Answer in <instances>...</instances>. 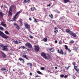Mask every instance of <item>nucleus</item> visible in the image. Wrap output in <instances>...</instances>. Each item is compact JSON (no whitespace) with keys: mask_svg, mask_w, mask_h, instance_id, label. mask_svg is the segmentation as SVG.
Here are the masks:
<instances>
[{"mask_svg":"<svg viewBox=\"0 0 79 79\" xmlns=\"http://www.w3.org/2000/svg\"><path fill=\"white\" fill-rule=\"evenodd\" d=\"M0 36L2 37L3 38H4V39H8V37H9V36L5 35V34L3 33L1 31H0Z\"/></svg>","mask_w":79,"mask_h":79,"instance_id":"nucleus-1","label":"nucleus"},{"mask_svg":"<svg viewBox=\"0 0 79 79\" xmlns=\"http://www.w3.org/2000/svg\"><path fill=\"white\" fill-rule=\"evenodd\" d=\"M24 25L27 29H30L31 28V26L27 24V23H24Z\"/></svg>","mask_w":79,"mask_h":79,"instance_id":"nucleus-2","label":"nucleus"},{"mask_svg":"<svg viewBox=\"0 0 79 79\" xmlns=\"http://www.w3.org/2000/svg\"><path fill=\"white\" fill-rule=\"evenodd\" d=\"M25 45L26 47H28L29 48H32V45L29 43H27L25 44Z\"/></svg>","mask_w":79,"mask_h":79,"instance_id":"nucleus-3","label":"nucleus"},{"mask_svg":"<svg viewBox=\"0 0 79 79\" xmlns=\"http://www.w3.org/2000/svg\"><path fill=\"white\" fill-rule=\"evenodd\" d=\"M41 55L42 56H43V58H45V59H48L47 57V56H46V54L44 52H42L41 53Z\"/></svg>","mask_w":79,"mask_h":79,"instance_id":"nucleus-4","label":"nucleus"},{"mask_svg":"<svg viewBox=\"0 0 79 79\" xmlns=\"http://www.w3.org/2000/svg\"><path fill=\"white\" fill-rule=\"evenodd\" d=\"M34 50L35 52H39V45L35 46Z\"/></svg>","mask_w":79,"mask_h":79,"instance_id":"nucleus-5","label":"nucleus"},{"mask_svg":"<svg viewBox=\"0 0 79 79\" xmlns=\"http://www.w3.org/2000/svg\"><path fill=\"white\" fill-rule=\"evenodd\" d=\"M21 13V11H19L18 12H17L15 15L14 16L13 19V21H15V19H16V16L19 15V13Z\"/></svg>","mask_w":79,"mask_h":79,"instance_id":"nucleus-6","label":"nucleus"},{"mask_svg":"<svg viewBox=\"0 0 79 79\" xmlns=\"http://www.w3.org/2000/svg\"><path fill=\"white\" fill-rule=\"evenodd\" d=\"M12 6H13V5L11 6H10V9L9 11V13L10 15H12V13L11 12H12V9H13Z\"/></svg>","mask_w":79,"mask_h":79,"instance_id":"nucleus-7","label":"nucleus"},{"mask_svg":"<svg viewBox=\"0 0 79 79\" xmlns=\"http://www.w3.org/2000/svg\"><path fill=\"white\" fill-rule=\"evenodd\" d=\"M57 52L58 53H59V54L62 55L64 54V53H63V51L62 50V49L60 50H60L58 49L57 50Z\"/></svg>","mask_w":79,"mask_h":79,"instance_id":"nucleus-8","label":"nucleus"},{"mask_svg":"<svg viewBox=\"0 0 79 79\" xmlns=\"http://www.w3.org/2000/svg\"><path fill=\"white\" fill-rule=\"evenodd\" d=\"M70 35H72L73 37H76V34H75L72 31L70 33Z\"/></svg>","mask_w":79,"mask_h":79,"instance_id":"nucleus-9","label":"nucleus"},{"mask_svg":"<svg viewBox=\"0 0 79 79\" xmlns=\"http://www.w3.org/2000/svg\"><path fill=\"white\" fill-rule=\"evenodd\" d=\"M13 42H14V43L15 44H19L21 42V41L19 40H18V41H17V40H16V41L14 40L13 41Z\"/></svg>","mask_w":79,"mask_h":79,"instance_id":"nucleus-10","label":"nucleus"},{"mask_svg":"<svg viewBox=\"0 0 79 79\" xmlns=\"http://www.w3.org/2000/svg\"><path fill=\"white\" fill-rule=\"evenodd\" d=\"M8 47L6 46H4L2 48V50H5V51H8Z\"/></svg>","mask_w":79,"mask_h":79,"instance_id":"nucleus-11","label":"nucleus"},{"mask_svg":"<svg viewBox=\"0 0 79 79\" xmlns=\"http://www.w3.org/2000/svg\"><path fill=\"white\" fill-rule=\"evenodd\" d=\"M1 25H2V26H3V27H6V24L5 22H1Z\"/></svg>","mask_w":79,"mask_h":79,"instance_id":"nucleus-12","label":"nucleus"},{"mask_svg":"<svg viewBox=\"0 0 79 79\" xmlns=\"http://www.w3.org/2000/svg\"><path fill=\"white\" fill-rule=\"evenodd\" d=\"M47 58H48V59H46V60H52V57H51V56H50V55L48 54Z\"/></svg>","mask_w":79,"mask_h":79,"instance_id":"nucleus-13","label":"nucleus"},{"mask_svg":"<svg viewBox=\"0 0 79 79\" xmlns=\"http://www.w3.org/2000/svg\"><path fill=\"white\" fill-rule=\"evenodd\" d=\"M5 15V14L3 13L2 12L0 11V16L2 17H3V16Z\"/></svg>","mask_w":79,"mask_h":79,"instance_id":"nucleus-14","label":"nucleus"},{"mask_svg":"<svg viewBox=\"0 0 79 79\" xmlns=\"http://www.w3.org/2000/svg\"><path fill=\"white\" fill-rule=\"evenodd\" d=\"M1 52L2 54V55L3 58H6V55H5V53H4V52H3L2 51H1Z\"/></svg>","mask_w":79,"mask_h":79,"instance_id":"nucleus-15","label":"nucleus"},{"mask_svg":"<svg viewBox=\"0 0 79 79\" xmlns=\"http://www.w3.org/2000/svg\"><path fill=\"white\" fill-rule=\"evenodd\" d=\"M66 32H67V33H69V34L70 35V32H71L72 31H70V30H69L68 29H67L66 30Z\"/></svg>","mask_w":79,"mask_h":79,"instance_id":"nucleus-16","label":"nucleus"},{"mask_svg":"<svg viewBox=\"0 0 79 79\" xmlns=\"http://www.w3.org/2000/svg\"><path fill=\"white\" fill-rule=\"evenodd\" d=\"M64 1V3H68V2H69V0H63Z\"/></svg>","mask_w":79,"mask_h":79,"instance_id":"nucleus-17","label":"nucleus"},{"mask_svg":"<svg viewBox=\"0 0 79 79\" xmlns=\"http://www.w3.org/2000/svg\"><path fill=\"white\" fill-rule=\"evenodd\" d=\"M30 2V0H24V2H23V3H26V2Z\"/></svg>","mask_w":79,"mask_h":79,"instance_id":"nucleus-18","label":"nucleus"},{"mask_svg":"<svg viewBox=\"0 0 79 79\" xmlns=\"http://www.w3.org/2000/svg\"><path fill=\"white\" fill-rule=\"evenodd\" d=\"M50 52H53L54 51H55V49L54 48H51L50 49Z\"/></svg>","mask_w":79,"mask_h":79,"instance_id":"nucleus-19","label":"nucleus"},{"mask_svg":"<svg viewBox=\"0 0 79 79\" xmlns=\"http://www.w3.org/2000/svg\"><path fill=\"white\" fill-rule=\"evenodd\" d=\"M19 60L20 61H22V63H24V59L21 58H20L19 59Z\"/></svg>","mask_w":79,"mask_h":79,"instance_id":"nucleus-20","label":"nucleus"},{"mask_svg":"<svg viewBox=\"0 0 79 79\" xmlns=\"http://www.w3.org/2000/svg\"><path fill=\"white\" fill-rule=\"evenodd\" d=\"M43 40L45 42H47V37H45L43 39Z\"/></svg>","mask_w":79,"mask_h":79,"instance_id":"nucleus-21","label":"nucleus"},{"mask_svg":"<svg viewBox=\"0 0 79 79\" xmlns=\"http://www.w3.org/2000/svg\"><path fill=\"white\" fill-rule=\"evenodd\" d=\"M33 19H34L35 20L34 21V22L35 23H37V19L35 18H34V17H33Z\"/></svg>","mask_w":79,"mask_h":79,"instance_id":"nucleus-22","label":"nucleus"},{"mask_svg":"<svg viewBox=\"0 0 79 79\" xmlns=\"http://www.w3.org/2000/svg\"><path fill=\"white\" fill-rule=\"evenodd\" d=\"M31 11H34V10L35 9V7H32L31 8Z\"/></svg>","mask_w":79,"mask_h":79,"instance_id":"nucleus-23","label":"nucleus"},{"mask_svg":"<svg viewBox=\"0 0 79 79\" xmlns=\"http://www.w3.org/2000/svg\"><path fill=\"white\" fill-rule=\"evenodd\" d=\"M49 17H50L51 18V19H53V15H52V14H51V15H49Z\"/></svg>","mask_w":79,"mask_h":79,"instance_id":"nucleus-24","label":"nucleus"},{"mask_svg":"<svg viewBox=\"0 0 79 79\" xmlns=\"http://www.w3.org/2000/svg\"><path fill=\"white\" fill-rule=\"evenodd\" d=\"M74 69H75V71H77V69H77V66H75L74 67Z\"/></svg>","mask_w":79,"mask_h":79,"instance_id":"nucleus-25","label":"nucleus"},{"mask_svg":"<svg viewBox=\"0 0 79 79\" xmlns=\"http://www.w3.org/2000/svg\"><path fill=\"white\" fill-rule=\"evenodd\" d=\"M1 70L2 71H4V70H5L6 71H8V70H7L6 69H5V68H2V69H1Z\"/></svg>","mask_w":79,"mask_h":79,"instance_id":"nucleus-26","label":"nucleus"},{"mask_svg":"<svg viewBox=\"0 0 79 79\" xmlns=\"http://www.w3.org/2000/svg\"><path fill=\"white\" fill-rule=\"evenodd\" d=\"M64 47L65 48V49H66V50H67L68 49H69L68 47V46L66 45H64Z\"/></svg>","mask_w":79,"mask_h":79,"instance_id":"nucleus-27","label":"nucleus"},{"mask_svg":"<svg viewBox=\"0 0 79 79\" xmlns=\"http://www.w3.org/2000/svg\"><path fill=\"white\" fill-rule=\"evenodd\" d=\"M27 65H28L29 64H30V68H32V64H31V63H27Z\"/></svg>","mask_w":79,"mask_h":79,"instance_id":"nucleus-28","label":"nucleus"},{"mask_svg":"<svg viewBox=\"0 0 79 79\" xmlns=\"http://www.w3.org/2000/svg\"><path fill=\"white\" fill-rule=\"evenodd\" d=\"M37 73L38 74H42V73L40 71H37Z\"/></svg>","mask_w":79,"mask_h":79,"instance_id":"nucleus-29","label":"nucleus"},{"mask_svg":"<svg viewBox=\"0 0 79 79\" xmlns=\"http://www.w3.org/2000/svg\"><path fill=\"white\" fill-rule=\"evenodd\" d=\"M5 32L6 34H10V33H9V32H8V31H5Z\"/></svg>","mask_w":79,"mask_h":79,"instance_id":"nucleus-30","label":"nucleus"},{"mask_svg":"<svg viewBox=\"0 0 79 79\" xmlns=\"http://www.w3.org/2000/svg\"><path fill=\"white\" fill-rule=\"evenodd\" d=\"M19 75H22V74H24V73L23 72H20L19 73Z\"/></svg>","mask_w":79,"mask_h":79,"instance_id":"nucleus-31","label":"nucleus"},{"mask_svg":"<svg viewBox=\"0 0 79 79\" xmlns=\"http://www.w3.org/2000/svg\"><path fill=\"white\" fill-rule=\"evenodd\" d=\"M16 28L17 29H18V30H19V29H20L19 27L18 26V25H17V27H16Z\"/></svg>","mask_w":79,"mask_h":79,"instance_id":"nucleus-32","label":"nucleus"},{"mask_svg":"<svg viewBox=\"0 0 79 79\" xmlns=\"http://www.w3.org/2000/svg\"><path fill=\"white\" fill-rule=\"evenodd\" d=\"M74 42V41L73 40H71L70 42V44H73Z\"/></svg>","mask_w":79,"mask_h":79,"instance_id":"nucleus-33","label":"nucleus"},{"mask_svg":"<svg viewBox=\"0 0 79 79\" xmlns=\"http://www.w3.org/2000/svg\"><path fill=\"white\" fill-rule=\"evenodd\" d=\"M0 29L1 30V31H2V30H3L4 28H3V27H0Z\"/></svg>","mask_w":79,"mask_h":79,"instance_id":"nucleus-34","label":"nucleus"},{"mask_svg":"<svg viewBox=\"0 0 79 79\" xmlns=\"http://www.w3.org/2000/svg\"><path fill=\"white\" fill-rule=\"evenodd\" d=\"M27 57V55H23V57L25 58H26Z\"/></svg>","mask_w":79,"mask_h":79,"instance_id":"nucleus-35","label":"nucleus"},{"mask_svg":"<svg viewBox=\"0 0 79 79\" xmlns=\"http://www.w3.org/2000/svg\"><path fill=\"white\" fill-rule=\"evenodd\" d=\"M67 50L68 51H69V53H71V50H70V49H69Z\"/></svg>","mask_w":79,"mask_h":79,"instance_id":"nucleus-36","label":"nucleus"},{"mask_svg":"<svg viewBox=\"0 0 79 79\" xmlns=\"http://www.w3.org/2000/svg\"><path fill=\"white\" fill-rule=\"evenodd\" d=\"M54 32L55 33V34H57V32H58V30H56V31H54Z\"/></svg>","mask_w":79,"mask_h":79,"instance_id":"nucleus-37","label":"nucleus"},{"mask_svg":"<svg viewBox=\"0 0 79 79\" xmlns=\"http://www.w3.org/2000/svg\"><path fill=\"white\" fill-rule=\"evenodd\" d=\"M76 71L77 72V73H78V74H79V68L77 69Z\"/></svg>","mask_w":79,"mask_h":79,"instance_id":"nucleus-38","label":"nucleus"},{"mask_svg":"<svg viewBox=\"0 0 79 79\" xmlns=\"http://www.w3.org/2000/svg\"><path fill=\"white\" fill-rule=\"evenodd\" d=\"M71 66H69L68 67H65V68H66V69H68L69 68V67H70Z\"/></svg>","mask_w":79,"mask_h":79,"instance_id":"nucleus-39","label":"nucleus"},{"mask_svg":"<svg viewBox=\"0 0 79 79\" xmlns=\"http://www.w3.org/2000/svg\"><path fill=\"white\" fill-rule=\"evenodd\" d=\"M73 65V66H75L76 65V63H75V62H73L72 63Z\"/></svg>","mask_w":79,"mask_h":79,"instance_id":"nucleus-40","label":"nucleus"},{"mask_svg":"<svg viewBox=\"0 0 79 79\" xmlns=\"http://www.w3.org/2000/svg\"><path fill=\"white\" fill-rule=\"evenodd\" d=\"M40 69H41V70H44V69H45V68L42 67L40 68Z\"/></svg>","mask_w":79,"mask_h":79,"instance_id":"nucleus-41","label":"nucleus"},{"mask_svg":"<svg viewBox=\"0 0 79 79\" xmlns=\"http://www.w3.org/2000/svg\"><path fill=\"white\" fill-rule=\"evenodd\" d=\"M59 44H60V45H61V44H62V42H61V41H60L59 42Z\"/></svg>","mask_w":79,"mask_h":79,"instance_id":"nucleus-42","label":"nucleus"},{"mask_svg":"<svg viewBox=\"0 0 79 79\" xmlns=\"http://www.w3.org/2000/svg\"><path fill=\"white\" fill-rule=\"evenodd\" d=\"M22 48L23 49H25V48L26 49L27 48H26V47H25V46H23Z\"/></svg>","mask_w":79,"mask_h":79,"instance_id":"nucleus-43","label":"nucleus"},{"mask_svg":"<svg viewBox=\"0 0 79 79\" xmlns=\"http://www.w3.org/2000/svg\"><path fill=\"white\" fill-rule=\"evenodd\" d=\"M29 37L30 38H31V39H32V38H33V36L32 35H30L29 36Z\"/></svg>","mask_w":79,"mask_h":79,"instance_id":"nucleus-44","label":"nucleus"},{"mask_svg":"<svg viewBox=\"0 0 79 79\" xmlns=\"http://www.w3.org/2000/svg\"><path fill=\"white\" fill-rule=\"evenodd\" d=\"M64 76V75H63V74H62L61 75H60V77H63Z\"/></svg>","mask_w":79,"mask_h":79,"instance_id":"nucleus-45","label":"nucleus"},{"mask_svg":"<svg viewBox=\"0 0 79 79\" xmlns=\"http://www.w3.org/2000/svg\"><path fill=\"white\" fill-rule=\"evenodd\" d=\"M26 49H27V51H28V52H29V51H31V49H28L27 48Z\"/></svg>","mask_w":79,"mask_h":79,"instance_id":"nucleus-46","label":"nucleus"},{"mask_svg":"<svg viewBox=\"0 0 79 79\" xmlns=\"http://www.w3.org/2000/svg\"><path fill=\"white\" fill-rule=\"evenodd\" d=\"M19 21L20 23H22V22L23 21V20H22V19H20Z\"/></svg>","mask_w":79,"mask_h":79,"instance_id":"nucleus-47","label":"nucleus"},{"mask_svg":"<svg viewBox=\"0 0 79 79\" xmlns=\"http://www.w3.org/2000/svg\"><path fill=\"white\" fill-rule=\"evenodd\" d=\"M3 44H1V45H0V47H2H2H3Z\"/></svg>","mask_w":79,"mask_h":79,"instance_id":"nucleus-48","label":"nucleus"},{"mask_svg":"<svg viewBox=\"0 0 79 79\" xmlns=\"http://www.w3.org/2000/svg\"><path fill=\"white\" fill-rule=\"evenodd\" d=\"M67 77H68V75H65V76H64V78H67Z\"/></svg>","mask_w":79,"mask_h":79,"instance_id":"nucleus-49","label":"nucleus"},{"mask_svg":"<svg viewBox=\"0 0 79 79\" xmlns=\"http://www.w3.org/2000/svg\"><path fill=\"white\" fill-rule=\"evenodd\" d=\"M4 8H8V7H7V6H6V5H5L4 6Z\"/></svg>","mask_w":79,"mask_h":79,"instance_id":"nucleus-50","label":"nucleus"},{"mask_svg":"<svg viewBox=\"0 0 79 79\" xmlns=\"http://www.w3.org/2000/svg\"><path fill=\"white\" fill-rule=\"evenodd\" d=\"M55 43H56V44L58 42V41H57V40H55Z\"/></svg>","mask_w":79,"mask_h":79,"instance_id":"nucleus-51","label":"nucleus"},{"mask_svg":"<svg viewBox=\"0 0 79 79\" xmlns=\"http://www.w3.org/2000/svg\"><path fill=\"white\" fill-rule=\"evenodd\" d=\"M32 73H30V76H32Z\"/></svg>","mask_w":79,"mask_h":79,"instance_id":"nucleus-52","label":"nucleus"},{"mask_svg":"<svg viewBox=\"0 0 79 79\" xmlns=\"http://www.w3.org/2000/svg\"><path fill=\"white\" fill-rule=\"evenodd\" d=\"M29 20H30V21H32V19H31V18H29Z\"/></svg>","mask_w":79,"mask_h":79,"instance_id":"nucleus-53","label":"nucleus"},{"mask_svg":"<svg viewBox=\"0 0 79 79\" xmlns=\"http://www.w3.org/2000/svg\"><path fill=\"white\" fill-rule=\"evenodd\" d=\"M20 26H23V23L20 22Z\"/></svg>","mask_w":79,"mask_h":79,"instance_id":"nucleus-54","label":"nucleus"},{"mask_svg":"<svg viewBox=\"0 0 79 79\" xmlns=\"http://www.w3.org/2000/svg\"><path fill=\"white\" fill-rule=\"evenodd\" d=\"M39 77V76H38V75H37V76H36L35 77Z\"/></svg>","mask_w":79,"mask_h":79,"instance_id":"nucleus-55","label":"nucleus"},{"mask_svg":"<svg viewBox=\"0 0 79 79\" xmlns=\"http://www.w3.org/2000/svg\"><path fill=\"white\" fill-rule=\"evenodd\" d=\"M14 25L15 26H17V25L18 26V24H17L16 23H15Z\"/></svg>","mask_w":79,"mask_h":79,"instance_id":"nucleus-56","label":"nucleus"},{"mask_svg":"<svg viewBox=\"0 0 79 79\" xmlns=\"http://www.w3.org/2000/svg\"><path fill=\"white\" fill-rule=\"evenodd\" d=\"M50 5H51V4H49L48 5H47V6H50Z\"/></svg>","mask_w":79,"mask_h":79,"instance_id":"nucleus-57","label":"nucleus"},{"mask_svg":"<svg viewBox=\"0 0 79 79\" xmlns=\"http://www.w3.org/2000/svg\"><path fill=\"white\" fill-rule=\"evenodd\" d=\"M55 29L56 30V29H58V28L57 27H55Z\"/></svg>","mask_w":79,"mask_h":79,"instance_id":"nucleus-58","label":"nucleus"},{"mask_svg":"<svg viewBox=\"0 0 79 79\" xmlns=\"http://www.w3.org/2000/svg\"><path fill=\"white\" fill-rule=\"evenodd\" d=\"M58 69V67H55V69Z\"/></svg>","mask_w":79,"mask_h":79,"instance_id":"nucleus-59","label":"nucleus"},{"mask_svg":"<svg viewBox=\"0 0 79 79\" xmlns=\"http://www.w3.org/2000/svg\"><path fill=\"white\" fill-rule=\"evenodd\" d=\"M1 8H3V6H1Z\"/></svg>","mask_w":79,"mask_h":79,"instance_id":"nucleus-60","label":"nucleus"},{"mask_svg":"<svg viewBox=\"0 0 79 79\" xmlns=\"http://www.w3.org/2000/svg\"><path fill=\"white\" fill-rule=\"evenodd\" d=\"M25 58L27 59V60H28V58H27V57L26 58Z\"/></svg>","mask_w":79,"mask_h":79,"instance_id":"nucleus-61","label":"nucleus"},{"mask_svg":"<svg viewBox=\"0 0 79 79\" xmlns=\"http://www.w3.org/2000/svg\"><path fill=\"white\" fill-rule=\"evenodd\" d=\"M20 48H23V46L20 47Z\"/></svg>","mask_w":79,"mask_h":79,"instance_id":"nucleus-62","label":"nucleus"},{"mask_svg":"<svg viewBox=\"0 0 79 79\" xmlns=\"http://www.w3.org/2000/svg\"><path fill=\"white\" fill-rule=\"evenodd\" d=\"M66 52H65V53H64V55H66Z\"/></svg>","mask_w":79,"mask_h":79,"instance_id":"nucleus-63","label":"nucleus"},{"mask_svg":"<svg viewBox=\"0 0 79 79\" xmlns=\"http://www.w3.org/2000/svg\"><path fill=\"white\" fill-rule=\"evenodd\" d=\"M78 16H79V13H78Z\"/></svg>","mask_w":79,"mask_h":79,"instance_id":"nucleus-64","label":"nucleus"}]
</instances>
